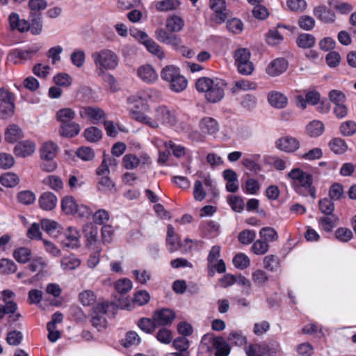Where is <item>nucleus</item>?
I'll return each mask as SVG.
<instances>
[{"label":"nucleus","instance_id":"nucleus-1","mask_svg":"<svg viewBox=\"0 0 356 356\" xmlns=\"http://www.w3.org/2000/svg\"><path fill=\"white\" fill-rule=\"evenodd\" d=\"M131 116L152 129H158L161 125L172 127L177 123L175 115L165 106H157L152 111H131Z\"/></svg>","mask_w":356,"mask_h":356},{"label":"nucleus","instance_id":"nucleus-2","mask_svg":"<svg viewBox=\"0 0 356 356\" xmlns=\"http://www.w3.org/2000/svg\"><path fill=\"white\" fill-rule=\"evenodd\" d=\"M224 86L225 83L221 81L208 77H201L195 83L196 89L205 93L206 99L211 103L220 102L224 97Z\"/></svg>","mask_w":356,"mask_h":356},{"label":"nucleus","instance_id":"nucleus-3","mask_svg":"<svg viewBox=\"0 0 356 356\" xmlns=\"http://www.w3.org/2000/svg\"><path fill=\"white\" fill-rule=\"evenodd\" d=\"M74 115V112L70 108H63L57 112L56 117L60 122L59 132L62 136L71 138L79 134V125L72 121Z\"/></svg>","mask_w":356,"mask_h":356},{"label":"nucleus","instance_id":"nucleus-4","mask_svg":"<svg viewBox=\"0 0 356 356\" xmlns=\"http://www.w3.org/2000/svg\"><path fill=\"white\" fill-rule=\"evenodd\" d=\"M288 177L296 191L300 192L302 188L308 189L312 198H316L315 188L312 186V176L300 168H293L288 173Z\"/></svg>","mask_w":356,"mask_h":356},{"label":"nucleus","instance_id":"nucleus-5","mask_svg":"<svg viewBox=\"0 0 356 356\" xmlns=\"http://www.w3.org/2000/svg\"><path fill=\"white\" fill-rule=\"evenodd\" d=\"M97 72L99 76L104 74V70L115 69L118 65L117 55L110 50H103L93 54Z\"/></svg>","mask_w":356,"mask_h":356},{"label":"nucleus","instance_id":"nucleus-6","mask_svg":"<svg viewBox=\"0 0 356 356\" xmlns=\"http://www.w3.org/2000/svg\"><path fill=\"white\" fill-rule=\"evenodd\" d=\"M15 95L5 88H0V118L8 119L15 113Z\"/></svg>","mask_w":356,"mask_h":356},{"label":"nucleus","instance_id":"nucleus-7","mask_svg":"<svg viewBox=\"0 0 356 356\" xmlns=\"http://www.w3.org/2000/svg\"><path fill=\"white\" fill-rule=\"evenodd\" d=\"M235 63L238 71L243 75H250L254 70V65L250 61V52L248 49L241 48L234 52Z\"/></svg>","mask_w":356,"mask_h":356},{"label":"nucleus","instance_id":"nucleus-8","mask_svg":"<svg viewBox=\"0 0 356 356\" xmlns=\"http://www.w3.org/2000/svg\"><path fill=\"white\" fill-rule=\"evenodd\" d=\"M40 49L41 47L38 44H34L25 49H14L8 53L7 58L15 64H22L30 60Z\"/></svg>","mask_w":356,"mask_h":356},{"label":"nucleus","instance_id":"nucleus-9","mask_svg":"<svg viewBox=\"0 0 356 356\" xmlns=\"http://www.w3.org/2000/svg\"><path fill=\"white\" fill-rule=\"evenodd\" d=\"M108 305L107 303H97L93 305L90 313V322L98 331L106 327V314Z\"/></svg>","mask_w":356,"mask_h":356},{"label":"nucleus","instance_id":"nucleus-10","mask_svg":"<svg viewBox=\"0 0 356 356\" xmlns=\"http://www.w3.org/2000/svg\"><path fill=\"white\" fill-rule=\"evenodd\" d=\"M210 8L214 12L213 20L220 24L227 18L229 12L224 0H210Z\"/></svg>","mask_w":356,"mask_h":356},{"label":"nucleus","instance_id":"nucleus-11","mask_svg":"<svg viewBox=\"0 0 356 356\" xmlns=\"http://www.w3.org/2000/svg\"><path fill=\"white\" fill-rule=\"evenodd\" d=\"M288 61L283 58H277L271 61L266 67V73L270 76H277L288 68Z\"/></svg>","mask_w":356,"mask_h":356},{"label":"nucleus","instance_id":"nucleus-12","mask_svg":"<svg viewBox=\"0 0 356 356\" xmlns=\"http://www.w3.org/2000/svg\"><path fill=\"white\" fill-rule=\"evenodd\" d=\"M154 322L159 325H167L171 324L175 318V314L172 310L169 309H161L156 310L152 315Z\"/></svg>","mask_w":356,"mask_h":356},{"label":"nucleus","instance_id":"nucleus-13","mask_svg":"<svg viewBox=\"0 0 356 356\" xmlns=\"http://www.w3.org/2000/svg\"><path fill=\"white\" fill-rule=\"evenodd\" d=\"M276 147L286 152H293L300 147L299 141L293 137L284 136L276 141Z\"/></svg>","mask_w":356,"mask_h":356},{"label":"nucleus","instance_id":"nucleus-14","mask_svg":"<svg viewBox=\"0 0 356 356\" xmlns=\"http://www.w3.org/2000/svg\"><path fill=\"white\" fill-rule=\"evenodd\" d=\"M145 164L149 163V157L147 156L138 157L133 154H128L123 156L122 165L127 170H132L139 166L140 163Z\"/></svg>","mask_w":356,"mask_h":356},{"label":"nucleus","instance_id":"nucleus-15","mask_svg":"<svg viewBox=\"0 0 356 356\" xmlns=\"http://www.w3.org/2000/svg\"><path fill=\"white\" fill-rule=\"evenodd\" d=\"M138 76L146 83H152L157 80L158 74L154 68L149 64L138 67L137 70Z\"/></svg>","mask_w":356,"mask_h":356},{"label":"nucleus","instance_id":"nucleus-16","mask_svg":"<svg viewBox=\"0 0 356 356\" xmlns=\"http://www.w3.org/2000/svg\"><path fill=\"white\" fill-rule=\"evenodd\" d=\"M332 9L325 6H319L314 8V14L325 23H332L336 19V14Z\"/></svg>","mask_w":356,"mask_h":356},{"label":"nucleus","instance_id":"nucleus-17","mask_svg":"<svg viewBox=\"0 0 356 356\" xmlns=\"http://www.w3.org/2000/svg\"><path fill=\"white\" fill-rule=\"evenodd\" d=\"M35 150V145L30 140H24L17 144L14 148L15 156L26 157L31 155Z\"/></svg>","mask_w":356,"mask_h":356},{"label":"nucleus","instance_id":"nucleus-18","mask_svg":"<svg viewBox=\"0 0 356 356\" xmlns=\"http://www.w3.org/2000/svg\"><path fill=\"white\" fill-rule=\"evenodd\" d=\"M268 101L272 106L277 108H284L288 104V98L284 93L274 90L268 94Z\"/></svg>","mask_w":356,"mask_h":356},{"label":"nucleus","instance_id":"nucleus-19","mask_svg":"<svg viewBox=\"0 0 356 356\" xmlns=\"http://www.w3.org/2000/svg\"><path fill=\"white\" fill-rule=\"evenodd\" d=\"M57 197L51 192H45L39 198L41 209L45 211H51L57 204Z\"/></svg>","mask_w":356,"mask_h":356},{"label":"nucleus","instance_id":"nucleus-20","mask_svg":"<svg viewBox=\"0 0 356 356\" xmlns=\"http://www.w3.org/2000/svg\"><path fill=\"white\" fill-rule=\"evenodd\" d=\"M184 26L183 19L176 15L168 17L165 20V28L170 33H177L181 31Z\"/></svg>","mask_w":356,"mask_h":356},{"label":"nucleus","instance_id":"nucleus-21","mask_svg":"<svg viewBox=\"0 0 356 356\" xmlns=\"http://www.w3.org/2000/svg\"><path fill=\"white\" fill-rule=\"evenodd\" d=\"M64 247L74 249L79 245V234L76 229L69 227L65 233V238L62 242Z\"/></svg>","mask_w":356,"mask_h":356},{"label":"nucleus","instance_id":"nucleus-22","mask_svg":"<svg viewBox=\"0 0 356 356\" xmlns=\"http://www.w3.org/2000/svg\"><path fill=\"white\" fill-rule=\"evenodd\" d=\"M200 127L203 133L215 134L219 130L217 121L212 118L205 117L200 122Z\"/></svg>","mask_w":356,"mask_h":356},{"label":"nucleus","instance_id":"nucleus-23","mask_svg":"<svg viewBox=\"0 0 356 356\" xmlns=\"http://www.w3.org/2000/svg\"><path fill=\"white\" fill-rule=\"evenodd\" d=\"M179 0H161L156 2L155 9L160 13L174 11L179 8Z\"/></svg>","mask_w":356,"mask_h":356},{"label":"nucleus","instance_id":"nucleus-24","mask_svg":"<svg viewBox=\"0 0 356 356\" xmlns=\"http://www.w3.org/2000/svg\"><path fill=\"white\" fill-rule=\"evenodd\" d=\"M22 137V130L15 124L9 125L5 131V140L10 143L17 141Z\"/></svg>","mask_w":356,"mask_h":356},{"label":"nucleus","instance_id":"nucleus-25","mask_svg":"<svg viewBox=\"0 0 356 356\" xmlns=\"http://www.w3.org/2000/svg\"><path fill=\"white\" fill-rule=\"evenodd\" d=\"M58 147L53 142L45 143L40 149V156L44 161L53 160L57 154Z\"/></svg>","mask_w":356,"mask_h":356},{"label":"nucleus","instance_id":"nucleus-26","mask_svg":"<svg viewBox=\"0 0 356 356\" xmlns=\"http://www.w3.org/2000/svg\"><path fill=\"white\" fill-rule=\"evenodd\" d=\"M327 4L330 8L341 15H348L353 10V7L350 3L341 0H327Z\"/></svg>","mask_w":356,"mask_h":356},{"label":"nucleus","instance_id":"nucleus-27","mask_svg":"<svg viewBox=\"0 0 356 356\" xmlns=\"http://www.w3.org/2000/svg\"><path fill=\"white\" fill-rule=\"evenodd\" d=\"M181 74L179 70L175 65H167L161 72V77L170 85Z\"/></svg>","mask_w":356,"mask_h":356},{"label":"nucleus","instance_id":"nucleus-28","mask_svg":"<svg viewBox=\"0 0 356 356\" xmlns=\"http://www.w3.org/2000/svg\"><path fill=\"white\" fill-rule=\"evenodd\" d=\"M212 345L216 350V356H227L229 355L230 348L223 338L214 337Z\"/></svg>","mask_w":356,"mask_h":356},{"label":"nucleus","instance_id":"nucleus-29","mask_svg":"<svg viewBox=\"0 0 356 356\" xmlns=\"http://www.w3.org/2000/svg\"><path fill=\"white\" fill-rule=\"evenodd\" d=\"M269 352V348L266 345L250 344L245 347V353L248 356H264Z\"/></svg>","mask_w":356,"mask_h":356},{"label":"nucleus","instance_id":"nucleus-30","mask_svg":"<svg viewBox=\"0 0 356 356\" xmlns=\"http://www.w3.org/2000/svg\"><path fill=\"white\" fill-rule=\"evenodd\" d=\"M13 257L17 262L25 264L31 259V251L24 247L17 248L13 252Z\"/></svg>","mask_w":356,"mask_h":356},{"label":"nucleus","instance_id":"nucleus-31","mask_svg":"<svg viewBox=\"0 0 356 356\" xmlns=\"http://www.w3.org/2000/svg\"><path fill=\"white\" fill-rule=\"evenodd\" d=\"M77 204L72 196H65L61 201V208L63 211L67 215L75 213Z\"/></svg>","mask_w":356,"mask_h":356},{"label":"nucleus","instance_id":"nucleus-32","mask_svg":"<svg viewBox=\"0 0 356 356\" xmlns=\"http://www.w3.org/2000/svg\"><path fill=\"white\" fill-rule=\"evenodd\" d=\"M47 266V264L43 257H35L32 259L28 268L33 273H38V274H40L43 272Z\"/></svg>","mask_w":356,"mask_h":356},{"label":"nucleus","instance_id":"nucleus-33","mask_svg":"<svg viewBox=\"0 0 356 356\" xmlns=\"http://www.w3.org/2000/svg\"><path fill=\"white\" fill-rule=\"evenodd\" d=\"M316 42L315 38L308 33H302L298 35L296 40L297 44L302 49H309L312 47Z\"/></svg>","mask_w":356,"mask_h":356},{"label":"nucleus","instance_id":"nucleus-34","mask_svg":"<svg viewBox=\"0 0 356 356\" xmlns=\"http://www.w3.org/2000/svg\"><path fill=\"white\" fill-rule=\"evenodd\" d=\"M329 145L331 150L335 154H343L348 149V145L346 141L340 138H332Z\"/></svg>","mask_w":356,"mask_h":356},{"label":"nucleus","instance_id":"nucleus-35","mask_svg":"<svg viewBox=\"0 0 356 356\" xmlns=\"http://www.w3.org/2000/svg\"><path fill=\"white\" fill-rule=\"evenodd\" d=\"M145 47L148 51L153 56L157 57L160 60H163L165 58V54L163 48L157 44L154 40L147 42Z\"/></svg>","mask_w":356,"mask_h":356},{"label":"nucleus","instance_id":"nucleus-36","mask_svg":"<svg viewBox=\"0 0 356 356\" xmlns=\"http://www.w3.org/2000/svg\"><path fill=\"white\" fill-rule=\"evenodd\" d=\"M18 176L13 172H7L2 175L0 177V182L5 187L12 188L19 183Z\"/></svg>","mask_w":356,"mask_h":356},{"label":"nucleus","instance_id":"nucleus-37","mask_svg":"<svg viewBox=\"0 0 356 356\" xmlns=\"http://www.w3.org/2000/svg\"><path fill=\"white\" fill-rule=\"evenodd\" d=\"M81 261L74 255L65 257L61 259V267L64 270H72L79 266Z\"/></svg>","mask_w":356,"mask_h":356},{"label":"nucleus","instance_id":"nucleus-38","mask_svg":"<svg viewBox=\"0 0 356 356\" xmlns=\"http://www.w3.org/2000/svg\"><path fill=\"white\" fill-rule=\"evenodd\" d=\"M324 125L321 121L314 120L307 126V131L310 136L316 137L323 134Z\"/></svg>","mask_w":356,"mask_h":356},{"label":"nucleus","instance_id":"nucleus-39","mask_svg":"<svg viewBox=\"0 0 356 356\" xmlns=\"http://www.w3.org/2000/svg\"><path fill=\"white\" fill-rule=\"evenodd\" d=\"M31 18L29 30L34 35H39L42 29V16L41 15H31Z\"/></svg>","mask_w":356,"mask_h":356},{"label":"nucleus","instance_id":"nucleus-40","mask_svg":"<svg viewBox=\"0 0 356 356\" xmlns=\"http://www.w3.org/2000/svg\"><path fill=\"white\" fill-rule=\"evenodd\" d=\"M47 7L46 0H29V8L31 10V15H41L40 11L44 10Z\"/></svg>","mask_w":356,"mask_h":356},{"label":"nucleus","instance_id":"nucleus-41","mask_svg":"<svg viewBox=\"0 0 356 356\" xmlns=\"http://www.w3.org/2000/svg\"><path fill=\"white\" fill-rule=\"evenodd\" d=\"M17 270V265L9 259H0V272L3 274H13Z\"/></svg>","mask_w":356,"mask_h":356},{"label":"nucleus","instance_id":"nucleus-42","mask_svg":"<svg viewBox=\"0 0 356 356\" xmlns=\"http://www.w3.org/2000/svg\"><path fill=\"white\" fill-rule=\"evenodd\" d=\"M233 264L237 268L245 269L250 266V260L246 254L238 253L233 259Z\"/></svg>","mask_w":356,"mask_h":356},{"label":"nucleus","instance_id":"nucleus-43","mask_svg":"<svg viewBox=\"0 0 356 356\" xmlns=\"http://www.w3.org/2000/svg\"><path fill=\"white\" fill-rule=\"evenodd\" d=\"M329 197L333 201L339 200L344 197L343 188L338 183L333 184L329 190Z\"/></svg>","mask_w":356,"mask_h":356},{"label":"nucleus","instance_id":"nucleus-44","mask_svg":"<svg viewBox=\"0 0 356 356\" xmlns=\"http://www.w3.org/2000/svg\"><path fill=\"white\" fill-rule=\"evenodd\" d=\"M152 95L149 91H139L136 94L132 95L128 99V101L132 104H136L139 102H146L150 99Z\"/></svg>","mask_w":356,"mask_h":356},{"label":"nucleus","instance_id":"nucleus-45","mask_svg":"<svg viewBox=\"0 0 356 356\" xmlns=\"http://www.w3.org/2000/svg\"><path fill=\"white\" fill-rule=\"evenodd\" d=\"M330 198H324L319 201V209L323 213L327 216L332 213L334 210V204Z\"/></svg>","mask_w":356,"mask_h":356},{"label":"nucleus","instance_id":"nucleus-46","mask_svg":"<svg viewBox=\"0 0 356 356\" xmlns=\"http://www.w3.org/2000/svg\"><path fill=\"white\" fill-rule=\"evenodd\" d=\"M138 326L142 330L145 331V332L152 333L154 331L156 327L157 326V324L156 323V322H154L153 318L152 319L143 318L140 320L138 323Z\"/></svg>","mask_w":356,"mask_h":356},{"label":"nucleus","instance_id":"nucleus-47","mask_svg":"<svg viewBox=\"0 0 356 356\" xmlns=\"http://www.w3.org/2000/svg\"><path fill=\"white\" fill-rule=\"evenodd\" d=\"M228 202L232 209L236 211L241 213L244 209V202L243 199L236 195H231L228 197Z\"/></svg>","mask_w":356,"mask_h":356},{"label":"nucleus","instance_id":"nucleus-48","mask_svg":"<svg viewBox=\"0 0 356 356\" xmlns=\"http://www.w3.org/2000/svg\"><path fill=\"white\" fill-rule=\"evenodd\" d=\"M44 182L54 191H58L63 188V184L61 179L56 175L48 176Z\"/></svg>","mask_w":356,"mask_h":356},{"label":"nucleus","instance_id":"nucleus-49","mask_svg":"<svg viewBox=\"0 0 356 356\" xmlns=\"http://www.w3.org/2000/svg\"><path fill=\"white\" fill-rule=\"evenodd\" d=\"M341 134L345 136H349L356 133V123L353 121H346L340 126Z\"/></svg>","mask_w":356,"mask_h":356},{"label":"nucleus","instance_id":"nucleus-50","mask_svg":"<svg viewBox=\"0 0 356 356\" xmlns=\"http://www.w3.org/2000/svg\"><path fill=\"white\" fill-rule=\"evenodd\" d=\"M259 234L266 241L272 242L278 238L277 232L273 228L269 227L262 228L259 232Z\"/></svg>","mask_w":356,"mask_h":356},{"label":"nucleus","instance_id":"nucleus-51","mask_svg":"<svg viewBox=\"0 0 356 356\" xmlns=\"http://www.w3.org/2000/svg\"><path fill=\"white\" fill-rule=\"evenodd\" d=\"M188 81L186 79L180 74L177 79H175L170 85V88L175 92H179L183 91L187 86Z\"/></svg>","mask_w":356,"mask_h":356},{"label":"nucleus","instance_id":"nucleus-52","mask_svg":"<svg viewBox=\"0 0 356 356\" xmlns=\"http://www.w3.org/2000/svg\"><path fill=\"white\" fill-rule=\"evenodd\" d=\"M17 198L22 204L29 205L35 202V195L30 191H23L18 193Z\"/></svg>","mask_w":356,"mask_h":356},{"label":"nucleus","instance_id":"nucleus-53","mask_svg":"<svg viewBox=\"0 0 356 356\" xmlns=\"http://www.w3.org/2000/svg\"><path fill=\"white\" fill-rule=\"evenodd\" d=\"M156 337L159 341L165 344L171 343L173 338L171 331L166 328L160 329L156 333Z\"/></svg>","mask_w":356,"mask_h":356},{"label":"nucleus","instance_id":"nucleus-54","mask_svg":"<svg viewBox=\"0 0 356 356\" xmlns=\"http://www.w3.org/2000/svg\"><path fill=\"white\" fill-rule=\"evenodd\" d=\"M227 27L230 32L239 34L243 31V24L240 19L233 18L227 22Z\"/></svg>","mask_w":356,"mask_h":356},{"label":"nucleus","instance_id":"nucleus-55","mask_svg":"<svg viewBox=\"0 0 356 356\" xmlns=\"http://www.w3.org/2000/svg\"><path fill=\"white\" fill-rule=\"evenodd\" d=\"M338 218L334 216H325L319 220L322 228L326 232H330L335 226V222Z\"/></svg>","mask_w":356,"mask_h":356},{"label":"nucleus","instance_id":"nucleus-56","mask_svg":"<svg viewBox=\"0 0 356 356\" xmlns=\"http://www.w3.org/2000/svg\"><path fill=\"white\" fill-rule=\"evenodd\" d=\"M140 342V338L138 334L133 331L127 333L126 338L122 342V346L125 348L130 347L134 345H138Z\"/></svg>","mask_w":356,"mask_h":356},{"label":"nucleus","instance_id":"nucleus-57","mask_svg":"<svg viewBox=\"0 0 356 356\" xmlns=\"http://www.w3.org/2000/svg\"><path fill=\"white\" fill-rule=\"evenodd\" d=\"M286 5L289 10L294 12H302L307 7L305 0H287Z\"/></svg>","mask_w":356,"mask_h":356},{"label":"nucleus","instance_id":"nucleus-58","mask_svg":"<svg viewBox=\"0 0 356 356\" xmlns=\"http://www.w3.org/2000/svg\"><path fill=\"white\" fill-rule=\"evenodd\" d=\"M268 248L267 241L257 240L253 243L252 250L255 254H264L268 252Z\"/></svg>","mask_w":356,"mask_h":356},{"label":"nucleus","instance_id":"nucleus-59","mask_svg":"<svg viewBox=\"0 0 356 356\" xmlns=\"http://www.w3.org/2000/svg\"><path fill=\"white\" fill-rule=\"evenodd\" d=\"M207 195L201 181L197 180L194 183L193 196L195 200L202 201Z\"/></svg>","mask_w":356,"mask_h":356},{"label":"nucleus","instance_id":"nucleus-60","mask_svg":"<svg viewBox=\"0 0 356 356\" xmlns=\"http://www.w3.org/2000/svg\"><path fill=\"white\" fill-rule=\"evenodd\" d=\"M282 40V35L276 29L270 30L266 35L267 43L273 46L280 44Z\"/></svg>","mask_w":356,"mask_h":356},{"label":"nucleus","instance_id":"nucleus-61","mask_svg":"<svg viewBox=\"0 0 356 356\" xmlns=\"http://www.w3.org/2000/svg\"><path fill=\"white\" fill-rule=\"evenodd\" d=\"M256 234L252 230L245 229L238 234V241L244 245L250 244L254 240Z\"/></svg>","mask_w":356,"mask_h":356},{"label":"nucleus","instance_id":"nucleus-62","mask_svg":"<svg viewBox=\"0 0 356 356\" xmlns=\"http://www.w3.org/2000/svg\"><path fill=\"white\" fill-rule=\"evenodd\" d=\"M298 25L305 31L312 30L315 26V20L308 15H302L299 18Z\"/></svg>","mask_w":356,"mask_h":356},{"label":"nucleus","instance_id":"nucleus-63","mask_svg":"<svg viewBox=\"0 0 356 356\" xmlns=\"http://www.w3.org/2000/svg\"><path fill=\"white\" fill-rule=\"evenodd\" d=\"M115 289L120 293H126L132 289V283L129 279H122L116 282Z\"/></svg>","mask_w":356,"mask_h":356},{"label":"nucleus","instance_id":"nucleus-64","mask_svg":"<svg viewBox=\"0 0 356 356\" xmlns=\"http://www.w3.org/2000/svg\"><path fill=\"white\" fill-rule=\"evenodd\" d=\"M336 238L341 242H348L353 237V233L350 229L346 227L338 228L335 232Z\"/></svg>","mask_w":356,"mask_h":356}]
</instances>
